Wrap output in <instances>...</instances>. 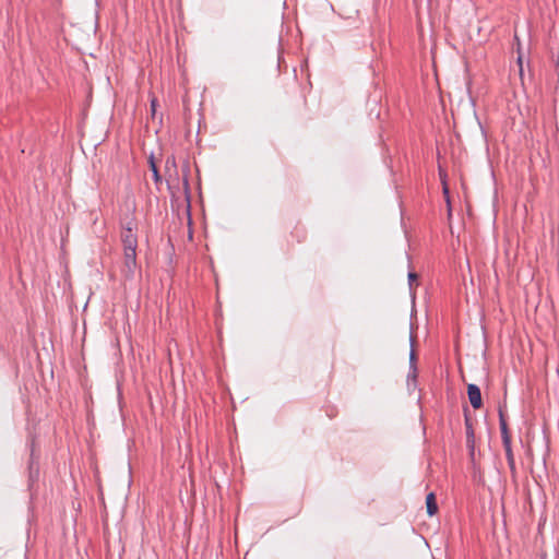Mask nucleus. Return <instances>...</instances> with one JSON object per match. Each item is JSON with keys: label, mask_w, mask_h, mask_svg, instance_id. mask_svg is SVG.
Listing matches in <instances>:
<instances>
[{"label": "nucleus", "mask_w": 559, "mask_h": 559, "mask_svg": "<svg viewBox=\"0 0 559 559\" xmlns=\"http://www.w3.org/2000/svg\"><path fill=\"white\" fill-rule=\"evenodd\" d=\"M134 224L132 222L128 223L126 227H123L121 231V241L123 245V250H136L138 247V238L133 233Z\"/></svg>", "instance_id": "f257e3e1"}, {"label": "nucleus", "mask_w": 559, "mask_h": 559, "mask_svg": "<svg viewBox=\"0 0 559 559\" xmlns=\"http://www.w3.org/2000/svg\"><path fill=\"white\" fill-rule=\"evenodd\" d=\"M136 269V250H123V266L122 274L127 278H131L134 275Z\"/></svg>", "instance_id": "f03ea898"}, {"label": "nucleus", "mask_w": 559, "mask_h": 559, "mask_svg": "<svg viewBox=\"0 0 559 559\" xmlns=\"http://www.w3.org/2000/svg\"><path fill=\"white\" fill-rule=\"evenodd\" d=\"M467 395H468V400H469V403L473 406V408L479 409L483 405V401H481V392H480V389L478 388V385L473 384V383L468 384L467 385Z\"/></svg>", "instance_id": "7ed1b4c3"}, {"label": "nucleus", "mask_w": 559, "mask_h": 559, "mask_svg": "<svg viewBox=\"0 0 559 559\" xmlns=\"http://www.w3.org/2000/svg\"><path fill=\"white\" fill-rule=\"evenodd\" d=\"M426 506H427V513L432 516L438 512V506L436 501V496L433 492H430L426 497Z\"/></svg>", "instance_id": "20e7f679"}, {"label": "nucleus", "mask_w": 559, "mask_h": 559, "mask_svg": "<svg viewBox=\"0 0 559 559\" xmlns=\"http://www.w3.org/2000/svg\"><path fill=\"white\" fill-rule=\"evenodd\" d=\"M465 425H466V442H467L468 448L471 449V452L473 453V451H474V430H473V427L467 418L465 420Z\"/></svg>", "instance_id": "39448f33"}, {"label": "nucleus", "mask_w": 559, "mask_h": 559, "mask_svg": "<svg viewBox=\"0 0 559 559\" xmlns=\"http://www.w3.org/2000/svg\"><path fill=\"white\" fill-rule=\"evenodd\" d=\"M148 162H150L151 170H152V173H153V179H154V182H155L156 185H158V183H160V182H162V177H160V175H159L158 168H157V166H156V163H155V160H154L153 156H151V157H150V160H148Z\"/></svg>", "instance_id": "423d86ee"}, {"label": "nucleus", "mask_w": 559, "mask_h": 559, "mask_svg": "<svg viewBox=\"0 0 559 559\" xmlns=\"http://www.w3.org/2000/svg\"><path fill=\"white\" fill-rule=\"evenodd\" d=\"M499 425H500L501 436L510 435L509 428L507 425V420L504 418L502 411H499Z\"/></svg>", "instance_id": "0eeeda50"}, {"label": "nucleus", "mask_w": 559, "mask_h": 559, "mask_svg": "<svg viewBox=\"0 0 559 559\" xmlns=\"http://www.w3.org/2000/svg\"><path fill=\"white\" fill-rule=\"evenodd\" d=\"M506 457H507L510 471H511L512 475H514L516 472V468H515V460H514L513 451L506 452Z\"/></svg>", "instance_id": "6e6552de"}, {"label": "nucleus", "mask_w": 559, "mask_h": 559, "mask_svg": "<svg viewBox=\"0 0 559 559\" xmlns=\"http://www.w3.org/2000/svg\"><path fill=\"white\" fill-rule=\"evenodd\" d=\"M416 354L415 350L412 348L409 354V369L413 370L414 377H417V366H416Z\"/></svg>", "instance_id": "1a4fd4ad"}, {"label": "nucleus", "mask_w": 559, "mask_h": 559, "mask_svg": "<svg viewBox=\"0 0 559 559\" xmlns=\"http://www.w3.org/2000/svg\"><path fill=\"white\" fill-rule=\"evenodd\" d=\"M501 439H502V444H503L504 451L511 452L512 451L511 436L510 435L501 436Z\"/></svg>", "instance_id": "9d476101"}, {"label": "nucleus", "mask_w": 559, "mask_h": 559, "mask_svg": "<svg viewBox=\"0 0 559 559\" xmlns=\"http://www.w3.org/2000/svg\"><path fill=\"white\" fill-rule=\"evenodd\" d=\"M170 167H176V160H175V157L171 156V157H167L166 159V169L169 170Z\"/></svg>", "instance_id": "9b49d317"}, {"label": "nucleus", "mask_w": 559, "mask_h": 559, "mask_svg": "<svg viewBox=\"0 0 559 559\" xmlns=\"http://www.w3.org/2000/svg\"><path fill=\"white\" fill-rule=\"evenodd\" d=\"M417 278H418V276H417V274L415 272H409L408 273V282H409L411 289H413V283L415 281H417Z\"/></svg>", "instance_id": "f8f14e48"}, {"label": "nucleus", "mask_w": 559, "mask_h": 559, "mask_svg": "<svg viewBox=\"0 0 559 559\" xmlns=\"http://www.w3.org/2000/svg\"><path fill=\"white\" fill-rule=\"evenodd\" d=\"M156 107H157V99L155 97H153L151 99V112H152V116L155 115L156 112Z\"/></svg>", "instance_id": "ddd939ff"}, {"label": "nucleus", "mask_w": 559, "mask_h": 559, "mask_svg": "<svg viewBox=\"0 0 559 559\" xmlns=\"http://www.w3.org/2000/svg\"><path fill=\"white\" fill-rule=\"evenodd\" d=\"M187 173H189V168L188 167H187ZM183 185H185L186 189H188V187H189L188 174H186L183 176Z\"/></svg>", "instance_id": "4468645a"}, {"label": "nucleus", "mask_w": 559, "mask_h": 559, "mask_svg": "<svg viewBox=\"0 0 559 559\" xmlns=\"http://www.w3.org/2000/svg\"><path fill=\"white\" fill-rule=\"evenodd\" d=\"M409 379L416 380V377H414V372L412 369H409V373H408V380Z\"/></svg>", "instance_id": "2eb2a0df"}, {"label": "nucleus", "mask_w": 559, "mask_h": 559, "mask_svg": "<svg viewBox=\"0 0 559 559\" xmlns=\"http://www.w3.org/2000/svg\"><path fill=\"white\" fill-rule=\"evenodd\" d=\"M443 191H444V193H445V194H448V188H447V186H444V187H443Z\"/></svg>", "instance_id": "dca6fc26"}]
</instances>
